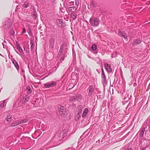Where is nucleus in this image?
Here are the masks:
<instances>
[{"label": "nucleus", "instance_id": "obj_1", "mask_svg": "<svg viewBox=\"0 0 150 150\" xmlns=\"http://www.w3.org/2000/svg\"><path fill=\"white\" fill-rule=\"evenodd\" d=\"M59 52V54L61 57L59 62L62 63V61L64 60V58L67 56V49H64V46L62 45L60 47Z\"/></svg>", "mask_w": 150, "mask_h": 150}, {"label": "nucleus", "instance_id": "obj_2", "mask_svg": "<svg viewBox=\"0 0 150 150\" xmlns=\"http://www.w3.org/2000/svg\"><path fill=\"white\" fill-rule=\"evenodd\" d=\"M89 21L91 25L93 26H98L100 23L99 19L94 17L91 18Z\"/></svg>", "mask_w": 150, "mask_h": 150}, {"label": "nucleus", "instance_id": "obj_3", "mask_svg": "<svg viewBox=\"0 0 150 150\" xmlns=\"http://www.w3.org/2000/svg\"><path fill=\"white\" fill-rule=\"evenodd\" d=\"M59 114L62 117H65L67 114L65 108L62 106H60L58 108Z\"/></svg>", "mask_w": 150, "mask_h": 150}, {"label": "nucleus", "instance_id": "obj_4", "mask_svg": "<svg viewBox=\"0 0 150 150\" xmlns=\"http://www.w3.org/2000/svg\"><path fill=\"white\" fill-rule=\"evenodd\" d=\"M13 24V21L10 18H8L5 22L4 25L5 28L7 29L11 27Z\"/></svg>", "mask_w": 150, "mask_h": 150}, {"label": "nucleus", "instance_id": "obj_5", "mask_svg": "<svg viewBox=\"0 0 150 150\" xmlns=\"http://www.w3.org/2000/svg\"><path fill=\"white\" fill-rule=\"evenodd\" d=\"M56 84V82L52 81L49 82H47L44 85L45 87L46 88H49L55 86Z\"/></svg>", "mask_w": 150, "mask_h": 150}, {"label": "nucleus", "instance_id": "obj_6", "mask_svg": "<svg viewBox=\"0 0 150 150\" xmlns=\"http://www.w3.org/2000/svg\"><path fill=\"white\" fill-rule=\"evenodd\" d=\"M55 44V38H51L49 41V47L50 48L52 49Z\"/></svg>", "mask_w": 150, "mask_h": 150}, {"label": "nucleus", "instance_id": "obj_7", "mask_svg": "<svg viewBox=\"0 0 150 150\" xmlns=\"http://www.w3.org/2000/svg\"><path fill=\"white\" fill-rule=\"evenodd\" d=\"M105 68L108 72H111L112 71V69L111 68L110 65L108 63L105 62L104 63Z\"/></svg>", "mask_w": 150, "mask_h": 150}, {"label": "nucleus", "instance_id": "obj_8", "mask_svg": "<svg viewBox=\"0 0 150 150\" xmlns=\"http://www.w3.org/2000/svg\"><path fill=\"white\" fill-rule=\"evenodd\" d=\"M102 83L103 85L104 88L107 85L108 81L106 79V77H102Z\"/></svg>", "mask_w": 150, "mask_h": 150}, {"label": "nucleus", "instance_id": "obj_9", "mask_svg": "<svg viewBox=\"0 0 150 150\" xmlns=\"http://www.w3.org/2000/svg\"><path fill=\"white\" fill-rule=\"evenodd\" d=\"M12 63L14 65L15 67H16L17 69L18 70L19 69V67L18 62L16 61L13 58L11 59Z\"/></svg>", "mask_w": 150, "mask_h": 150}, {"label": "nucleus", "instance_id": "obj_10", "mask_svg": "<svg viewBox=\"0 0 150 150\" xmlns=\"http://www.w3.org/2000/svg\"><path fill=\"white\" fill-rule=\"evenodd\" d=\"M29 100V97L28 96L25 95L23 97L22 99L21 100V102L22 103H24L25 102H28Z\"/></svg>", "mask_w": 150, "mask_h": 150}, {"label": "nucleus", "instance_id": "obj_11", "mask_svg": "<svg viewBox=\"0 0 150 150\" xmlns=\"http://www.w3.org/2000/svg\"><path fill=\"white\" fill-rule=\"evenodd\" d=\"M70 1L71 0H69L66 2L65 5L67 7H69V6H73L74 4V1Z\"/></svg>", "mask_w": 150, "mask_h": 150}, {"label": "nucleus", "instance_id": "obj_12", "mask_svg": "<svg viewBox=\"0 0 150 150\" xmlns=\"http://www.w3.org/2000/svg\"><path fill=\"white\" fill-rule=\"evenodd\" d=\"M89 92L88 93V96H91L93 93L94 92V90L93 88V86L91 85L89 86Z\"/></svg>", "mask_w": 150, "mask_h": 150}, {"label": "nucleus", "instance_id": "obj_13", "mask_svg": "<svg viewBox=\"0 0 150 150\" xmlns=\"http://www.w3.org/2000/svg\"><path fill=\"white\" fill-rule=\"evenodd\" d=\"M118 34L120 36H122L124 38L126 39L127 37L126 34L124 32H122L120 30L118 31Z\"/></svg>", "mask_w": 150, "mask_h": 150}, {"label": "nucleus", "instance_id": "obj_14", "mask_svg": "<svg viewBox=\"0 0 150 150\" xmlns=\"http://www.w3.org/2000/svg\"><path fill=\"white\" fill-rule=\"evenodd\" d=\"M67 7L69 8V10L72 12H74L77 10V8L74 6H69Z\"/></svg>", "mask_w": 150, "mask_h": 150}, {"label": "nucleus", "instance_id": "obj_15", "mask_svg": "<svg viewBox=\"0 0 150 150\" xmlns=\"http://www.w3.org/2000/svg\"><path fill=\"white\" fill-rule=\"evenodd\" d=\"M76 13L74 12H72L71 14V17L72 20H74L76 17Z\"/></svg>", "mask_w": 150, "mask_h": 150}, {"label": "nucleus", "instance_id": "obj_16", "mask_svg": "<svg viewBox=\"0 0 150 150\" xmlns=\"http://www.w3.org/2000/svg\"><path fill=\"white\" fill-rule=\"evenodd\" d=\"M88 112V109L87 108H86L84 111L83 115L82 117H85Z\"/></svg>", "mask_w": 150, "mask_h": 150}, {"label": "nucleus", "instance_id": "obj_17", "mask_svg": "<svg viewBox=\"0 0 150 150\" xmlns=\"http://www.w3.org/2000/svg\"><path fill=\"white\" fill-rule=\"evenodd\" d=\"M17 48L18 49L19 51L22 54H23V52L22 48L20 47V46L18 44H16Z\"/></svg>", "mask_w": 150, "mask_h": 150}, {"label": "nucleus", "instance_id": "obj_18", "mask_svg": "<svg viewBox=\"0 0 150 150\" xmlns=\"http://www.w3.org/2000/svg\"><path fill=\"white\" fill-rule=\"evenodd\" d=\"M57 23L59 25H60V26H64V23L63 22V20H62L59 19L57 21Z\"/></svg>", "mask_w": 150, "mask_h": 150}, {"label": "nucleus", "instance_id": "obj_19", "mask_svg": "<svg viewBox=\"0 0 150 150\" xmlns=\"http://www.w3.org/2000/svg\"><path fill=\"white\" fill-rule=\"evenodd\" d=\"M78 99V97L77 96H74L70 98L69 101L71 102H74L77 100Z\"/></svg>", "mask_w": 150, "mask_h": 150}, {"label": "nucleus", "instance_id": "obj_20", "mask_svg": "<svg viewBox=\"0 0 150 150\" xmlns=\"http://www.w3.org/2000/svg\"><path fill=\"white\" fill-rule=\"evenodd\" d=\"M141 42L140 39H139L134 41L133 42V44L134 45H137L140 44Z\"/></svg>", "mask_w": 150, "mask_h": 150}, {"label": "nucleus", "instance_id": "obj_21", "mask_svg": "<svg viewBox=\"0 0 150 150\" xmlns=\"http://www.w3.org/2000/svg\"><path fill=\"white\" fill-rule=\"evenodd\" d=\"M12 116L11 115H9L7 116L6 120L8 122H10L12 120Z\"/></svg>", "mask_w": 150, "mask_h": 150}, {"label": "nucleus", "instance_id": "obj_22", "mask_svg": "<svg viewBox=\"0 0 150 150\" xmlns=\"http://www.w3.org/2000/svg\"><path fill=\"white\" fill-rule=\"evenodd\" d=\"M145 128L144 127H142L141 128V130L140 131V135L142 137L143 136L144 132L145 131Z\"/></svg>", "mask_w": 150, "mask_h": 150}, {"label": "nucleus", "instance_id": "obj_23", "mask_svg": "<svg viewBox=\"0 0 150 150\" xmlns=\"http://www.w3.org/2000/svg\"><path fill=\"white\" fill-rule=\"evenodd\" d=\"M29 3L28 2H25L22 6L23 8H26L29 6Z\"/></svg>", "mask_w": 150, "mask_h": 150}, {"label": "nucleus", "instance_id": "obj_24", "mask_svg": "<svg viewBox=\"0 0 150 150\" xmlns=\"http://www.w3.org/2000/svg\"><path fill=\"white\" fill-rule=\"evenodd\" d=\"M127 96V94L126 93H123L122 94V97L124 99H125Z\"/></svg>", "mask_w": 150, "mask_h": 150}, {"label": "nucleus", "instance_id": "obj_25", "mask_svg": "<svg viewBox=\"0 0 150 150\" xmlns=\"http://www.w3.org/2000/svg\"><path fill=\"white\" fill-rule=\"evenodd\" d=\"M83 108V107L81 105H79L78 107V112H81Z\"/></svg>", "mask_w": 150, "mask_h": 150}, {"label": "nucleus", "instance_id": "obj_26", "mask_svg": "<svg viewBox=\"0 0 150 150\" xmlns=\"http://www.w3.org/2000/svg\"><path fill=\"white\" fill-rule=\"evenodd\" d=\"M19 125V123H18V122L16 121V122H14V123H12L11 125V127H14V126H15L16 125Z\"/></svg>", "mask_w": 150, "mask_h": 150}, {"label": "nucleus", "instance_id": "obj_27", "mask_svg": "<svg viewBox=\"0 0 150 150\" xmlns=\"http://www.w3.org/2000/svg\"><path fill=\"white\" fill-rule=\"evenodd\" d=\"M96 5V3L94 1H92L90 4V6L93 7H95Z\"/></svg>", "mask_w": 150, "mask_h": 150}, {"label": "nucleus", "instance_id": "obj_28", "mask_svg": "<svg viewBox=\"0 0 150 150\" xmlns=\"http://www.w3.org/2000/svg\"><path fill=\"white\" fill-rule=\"evenodd\" d=\"M91 49L93 51L97 49L96 45L95 44H93L92 46Z\"/></svg>", "mask_w": 150, "mask_h": 150}, {"label": "nucleus", "instance_id": "obj_29", "mask_svg": "<svg viewBox=\"0 0 150 150\" xmlns=\"http://www.w3.org/2000/svg\"><path fill=\"white\" fill-rule=\"evenodd\" d=\"M5 101H1L0 102V107L3 108L4 105Z\"/></svg>", "mask_w": 150, "mask_h": 150}, {"label": "nucleus", "instance_id": "obj_30", "mask_svg": "<svg viewBox=\"0 0 150 150\" xmlns=\"http://www.w3.org/2000/svg\"><path fill=\"white\" fill-rule=\"evenodd\" d=\"M27 31L30 36H32V33L31 31V29L30 28H29L28 29Z\"/></svg>", "mask_w": 150, "mask_h": 150}, {"label": "nucleus", "instance_id": "obj_31", "mask_svg": "<svg viewBox=\"0 0 150 150\" xmlns=\"http://www.w3.org/2000/svg\"><path fill=\"white\" fill-rule=\"evenodd\" d=\"M10 34L11 35H13L14 34V32L13 29H11L10 30Z\"/></svg>", "mask_w": 150, "mask_h": 150}, {"label": "nucleus", "instance_id": "obj_32", "mask_svg": "<svg viewBox=\"0 0 150 150\" xmlns=\"http://www.w3.org/2000/svg\"><path fill=\"white\" fill-rule=\"evenodd\" d=\"M67 130H64L63 131L62 133L64 136H66V134L67 133Z\"/></svg>", "mask_w": 150, "mask_h": 150}, {"label": "nucleus", "instance_id": "obj_33", "mask_svg": "<svg viewBox=\"0 0 150 150\" xmlns=\"http://www.w3.org/2000/svg\"><path fill=\"white\" fill-rule=\"evenodd\" d=\"M25 122V121L24 120H21L18 122V123H19V124H21V123H23Z\"/></svg>", "mask_w": 150, "mask_h": 150}, {"label": "nucleus", "instance_id": "obj_34", "mask_svg": "<svg viewBox=\"0 0 150 150\" xmlns=\"http://www.w3.org/2000/svg\"><path fill=\"white\" fill-rule=\"evenodd\" d=\"M101 76V77H106V76H105V74L104 72H102Z\"/></svg>", "mask_w": 150, "mask_h": 150}, {"label": "nucleus", "instance_id": "obj_35", "mask_svg": "<svg viewBox=\"0 0 150 150\" xmlns=\"http://www.w3.org/2000/svg\"><path fill=\"white\" fill-rule=\"evenodd\" d=\"M25 50L27 52L29 53V48L27 49L26 50H25V48H24Z\"/></svg>", "mask_w": 150, "mask_h": 150}, {"label": "nucleus", "instance_id": "obj_36", "mask_svg": "<svg viewBox=\"0 0 150 150\" xmlns=\"http://www.w3.org/2000/svg\"><path fill=\"white\" fill-rule=\"evenodd\" d=\"M81 113V112H78V115H77V117H78V118H79V117H80V114Z\"/></svg>", "mask_w": 150, "mask_h": 150}, {"label": "nucleus", "instance_id": "obj_37", "mask_svg": "<svg viewBox=\"0 0 150 150\" xmlns=\"http://www.w3.org/2000/svg\"><path fill=\"white\" fill-rule=\"evenodd\" d=\"M68 149H69V150H75V149L74 148H69Z\"/></svg>", "mask_w": 150, "mask_h": 150}, {"label": "nucleus", "instance_id": "obj_38", "mask_svg": "<svg viewBox=\"0 0 150 150\" xmlns=\"http://www.w3.org/2000/svg\"><path fill=\"white\" fill-rule=\"evenodd\" d=\"M26 30H25V29L24 28L23 29V33H25L26 32Z\"/></svg>", "mask_w": 150, "mask_h": 150}, {"label": "nucleus", "instance_id": "obj_39", "mask_svg": "<svg viewBox=\"0 0 150 150\" xmlns=\"http://www.w3.org/2000/svg\"><path fill=\"white\" fill-rule=\"evenodd\" d=\"M75 4H76V5H77V6L78 5H79V2H76V1H75Z\"/></svg>", "mask_w": 150, "mask_h": 150}, {"label": "nucleus", "instance_id": "obj_40", "mask_svg": "<svg viewBox=\"0 0 150 150\" xmlns=\"http://www.w3.org/2000/svg\"><path fill=\"white\" fill-rule=\"evenodd\" d=\"M34 15L35 16V18H37V15L36 14H34Z\"/></svg>", "mask_w": 150, "mask_h": 150}, {"label": "nucleus", "instance_id": "obj_41", "mask_svg": "<svg viewBox=\"0 0 150 150\" xmlns=\"http://www.w3.org/2000/svg\"><path fill=\"white\" fill-rule=\"evenodd\" d=\"M101 71H102V72H104V70L103 69V68L102 67L101 68Z\"/></svg>", "mask_w": 150, "mask_h": 150}, {"label": "nucleus", "instance_id": "obj_42", "mask_svg": "<svg viewBox=\"0 0 150 150\" xmlns=\"http://www.w3.org/2000/svg\"><path fill=\"white\" fill-rule=\"evenodd\" d=\"M115 57V56H113V54H112V56H111V57H112H112Z\"/></svg>", "mask_w": 150, "mask_h": 150}, {"label": "nucleus", "instance_id": "obj_43", "mask_svg": "<svg viewBox=\"0 0 150 150\" xmlns=\"http://www.w3.org/2000/svg\"><path fill=\"white\" fill-rule=\"evenodd\" d=\"M142 150H145V149H142Z\"/></svg>", "mask_w": 150, "mask_h": 150}, {"label": "nucleus", "instance_id": "obj_44", "mask_svg": "<svg viewBox=\"0 0 150 150\" xmlns=\"http://www.w3.org/2000/svg\"><path fill=\"white\" fill-rule=\"evenodd\" d=\"M18 54H19V55H20V54L18 53V52H16Z\"/></svg>", "mask_w": 150, "mask_h": 150}, {"label": "nucleus", "instance_id": "obj_45", "mask_svg": "<svg viewBox=\"0 0 150 150\" xmlns=\"http://www.w3.org/2000/svg\"><path fill=\"white\" fill-rule=\"evenodd\" d=\"M28 90V91H30V90H31V89H29Z\"/></svg>", "mask_w": 150, "mask_h": 150}, {"label": "nucleus", "instance_id": "obj_46", "mask_svg": "<svg viewBox=\"0 0 150 150\" xmlns=\"http://www.w3.org/2000/svg\"><path fill=\"white\" fill-rule=\"evenodd\" d=\"M55 68V69L56 70V68H54L53 69H54Z\"/></svg>", "mask_w": 150, "mask_h": 150}, {"label": "nucleus", "instance_id": "obj_47", "mask_svg": "<svg viewBox=\"0 0 150 150\" xmlns=\"http://www.w3.org/2000/svg\"><path fill=\"white\" fill-rule=\"evenodd\" d=\"M0 55H1V56H3L1 54H0Z\"/></svg>", "mask_w": 150, "mask_h": 150}, {"label": "nucleus", "instance_id": "obj_48", "mask_svg": "<svg viewBox=\"0 0 150 150\" xmlns=\"http://www.w3.org/2000/svg\"><path fill=\"white\" fill-rule=\"evenodd\" d=\"M24 70H22V72H24Z\"/></svg>", "mask_w": 150, "mask_h": 150}, {"label": "nucleus", "instance_id": "obj_49", "mask_svg": "<svg viewBox=\"0 0 150 150\" xmlns=\"http://www.w3.org/2000/svg\"><path fill=\"white\" fill-rule=\"evenodd\" d=\"M54 1H55V0H54Z\"/></svg>", "mask_w": 150, "mask_h": 150}]
</instances>
